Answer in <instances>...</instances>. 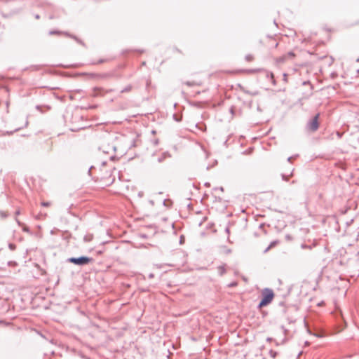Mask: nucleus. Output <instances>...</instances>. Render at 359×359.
Instances as JSON below:
<instances>
[{
	"instance_id": "49530a36",
	"label": "nucleus",
	"mask_w": 359,
	"mask_h": 359,
	"mask_svg": "<svg viewBox=\"0 0 359 359\" xmlns=\"http://www.w3.org/2000/svg\"><path fill=\"white\" fill-rule=\"evenodd\" d=\"M40 108V106L37 105L36 109H39Z\"/></svg>"
},
{
	"instance_id": "37998d69",
	"label": "nucleus",
	"mask_w": 359,
	"mask_h": 359,
	"mask_svg": "<svg viewBox=\"0 0 359 359\" xmlns=\"http://www.w3.org/2000/svg\"><path fill=\"white\" fill-rule=\"evenodd\" d=\"M231 252V250L230 249H229V250H226V252H227V253H230Z\"/></svg>"
},
{
	"instance_id": "de8ad7c7",
	"label": "nucleus",
	"mask_w": 359,
	"mask_h": 359,
	"mask_svg": "<svg viewBox=\"0 0 359 359\" xmlns=\"http://www.w3.org/2000/svg\"><path fill=\"white\" fill-rule=\"evenodd\" d=\"M206 169L209 170L210 169V166H207Z\"/></svg>"
},
{
	"instance_id": "a19ab883",
	"label": "nucleus",
	"mask_w": 359,
	"mask_h": 359,
	"mask_svg": "<svg viewBox=\"0 0 359 359\" xmlns=\"http://www.w3.org/2000/svg\"><path fill=\"white\" fill-rule=\"evenodd\" d=\"M20 210H17V211L15 212V215H20Z\"/></svg>"
},
{
	"instance_id": "72a5a7b5",
	"label": "nucleus",
	"mask_w": 359,
	"mask_h": 359,
	"mask_svg": "<svg viewBox=\"0 0 359 359\" xmlns=\"http://www.w3.org/2000/svg\"><path fill=\"white\" fill-rule=\"evenodd\" d=\"M249 72H257V69H250V70H248Z\"/></svg>"
},
{
	"instance_id": "cd10ccee",
	"label": "nucleus",
	"mask_w": 359,
	"mask_h": 359,
	"mask_svg": "<svg viewBox=\"0 0 359 359\" xmlns=\"http://www.w3.org/2000/svg\"><path fill=\"white\" fill-rule=\"evenodd\" d=\"M93 166H91L89 169H88V173L89 175H91V170L93 169Z\"/></svg>"
},
{
	"instance_id": "f8f14e48",
	"label": "nucleus",
	"mask_w": 359,
	"mask_h": 359,
	"mask_svg": "<svg viewBox=\"0 0 359 359\" xmlns=\"http://www.w3.org/2000/svg\"><path fill=\"white\" fill-rule=\"evenodd\" d=\"M269 355H270V356L271 358H275L277 356V355H278V352H276V351H275L273 350H271L269 351Z\"/></svg>"
},
{
	"instance_id": "ddd939ff",
	"label": "nucleus",
	"mask_w": 359,
	"mask_h": 359,
	"mask_svg": "<svg viewBox=\"0 0 359 359\" xmlns=\"http://www.w3.org/2000/svg\"><path fill=\"white\" fill-rule=\"evenodd\" d=\"M185 85L188 86H194L196 85V83L195 81H186L184 83Z\"/></svg>"
},
{
	"instance_id": "dca6fc26",
	"label": "nucleus",
	"mask_w": 359,
	"mask_h": 359,
	"mask_svg": "<svg viewBox=\"0 0 359 359\" xmlns=\"http://www.w3.org/2000/svg\"><path fill=\"white\" fill-rule=\"evenodd\" d=\"M8 248L11 250H14L16 248V245L14 243H9Z\"/></svg>"
},
{
	"instance_id": "c85d7f7f",
	"label": "nucleus",
	"mask_w": 359,
	"mask_h": 359,
	"mask_svg": "<svg viewBox=\"0 0 359 359\" xmlns=\"http://www.w3.org/2000/svg\"><path fill=\"white\" fill-rule=\"evenodd\" d=\"M287 74H285V73L283 74V79L285 81H287Z\"/></svg>"
},
{
	"instance_id": "f704fd0d",
	"label": "nucleus",
	"mask_w": 359,
	"mask_h": 359,
	"mask_svg": "<svg viewBox=\"0 0 359 359\" xmlns=\"http://www.w3.org/2000/svg\"><path fill=\"white\" fill-rule=\"evenodd\" d=\"M271 82H272L273 85H274V86H275V85H276V80H275V79H274V78H273V79H272V80H271Z\"/></svg>"
},
{
	"instance_id": "5701e85b",
	"label": "nucleus",
	"mask_w": 359,
	"mask_h": 359,
	"mask_svg": "<svg viewBox=\"0 0 359 359\" xmlns=\"http://www.w3.org/2000/svg\"><path fill=\"white\" fill-rule=\"evenodd\" d=\"M104 61H105V60L100 59V60H98L97 62H93V64H94V65H95V64H101V63H103Z\"/></svg>"
},
{
	"instance_id": "412c9836",
	"label": "nucleus",
	"mask_w": 359,
	"mask_h": 359,
	"mask_svg": "<svg viewBox=\"0 0 359 359\" xmlns=\"http://www.w3.org/2000/svg\"><path fill=\"white\" fill-rule=\"evenodd\" d=\"M301 247H302V248H303V249H306H306H307V248H308V249H311V247L310 245H306V244H302V245H301Z\"/></svg>"
},
{
	"instance_id": "e433bc0d",
	"label": "nucleus",
	"mask_w": 359,
	"mask_h": 359,
	"mask_svg": "<svg viewBox=\"0 0 359 359\" xmlns=\"http://www.w3.org/2000/svg\"><path fill=\"white\" fill-rule=\"evenodd\" d=\"M96 107H97L96 105H92V106L90 107V109H95V108H96Z\"/></svg>"
},
{
	"instance_id": "423d86ee",
	"label": "nucleus",
	"mask_w": 359,
	"mask_h": 359,
	"mask_svg": "<svg viewBox=\"0 0 359 359\" xmlns=\"http://www.w3.org/2000/svg\"><path fill=\"white\" fill-rule=\"evenodd\" d=\"M171 158V154L168 151L163 152L158 158V163H163L165 159Z\"/></svg>"
},
{
	"instance_id": "7ed1b4c3",
	"label": "nucleus",
	"mask_w": 359,
	"mask_h": 359,
	"mask_svg": "<svg viewBox=\"0 0 359 359\" xmlns=\"http://www.w3.org/2000/svg\"><path fill=\"white\" fill-rule=\"evenodd\" d=\"M319 114H317L312 119L309 120L306 124V128L311 131L315 132L319 128Z\"/></svg>"
},
{
	"instance_id": "a18cd8bd",
	"label": "nucleus",
	"mask_w": 359,
	"mask_h": 359,
	"mask_svg": "<svg viewBox=\"0 0 359 359\" xmlns=\"http://www.w3.org/2000/svg\"><path fill=\"white\" fill-rule=\"evenodd\" d=\"M236 285V283H233L231 284V286Z\"/></svg>"
},
{
	"instance_id": "2eb2a0df",
	"label": "nucleus",
	"mask_w": 359,
	"mask_h": 359,
	"mask_svg": "<svg viewBox=\"0 0 359 359\" xmlns=\"http://www.w3.org/2000/svg\"><path fill=\"white\" fill-rule=\"evenodd\" d=\"M245 60L246 61L248 62H250L253 60V56L250 54H248V55H245Z\"/></svg>"
},
{
	"instance_id": "a211bd4d",
	"label": "nucleus",
	"mask_w": 359,
	"mask_h": 359,
	"mask_svg": "<svg viewBox=\"0 0 359 359\" xmlns=\"http://www.w3.org/2000/svg\"><path fill=\"white\" fill-rule=\"evenodd\" d=\"M50 205V203L48 202V201H43L41 203V205L43 207H48Z\"/></svg>"
},
{
	"instance_id": "393cba45",
	"label": "nucleus",
	"mask_w": 359,
	"mask_h": 359,
	"mask_svg": "<svg viewBox=\"0 0 359 359\" xmlns=\"http://www.w3.org/2000/svg\"><path fill=\"white\" fill-rule=\"evenodd\" d=\"M154 142V145H157V144H158L159 141H158V139H156L155 140H154V142Z\"/></svg>"
},
{
	"instance_id": "f3484780",
	"label": "nucleus",
	"mask_w": 359,
	"mask_h": 359,
	"mask_svg": "<svg viewBox=\"0 0 359 359\" xmlns=\"http://www.w3.org/2000/svg\"><path fill=\"white\" fill-rule=\"evenodd\" d=\"M98 76L100 78H107V77H109L111 76V74H99Z\"/></svg>"
},
{
	"instance_id": "f03ea898",
	"label": "nucleus",
	"mask_w": 359,
	"mask_h": 359,
	"mask_svg": "<svg viewBox=\"0 0 359 359\" xmlns=\"http://www.w3.org/2000/svg\"><path fill=\"white\" fill-rule=\"evenodd\" d=\"M93 261V258L86 256H81L79 257H69L67 259V262L72 263L78 266L87 265Z\"/></svg>"
},
{
	"instance_id": "473e14b6",
	"label": "nucleus",
	"mask_w": 359,
	"mask_h": 359,
	"mask_svg": "<svg viewBox=\"0 0 359 359\" xmlns=\"http://www.w3.org/2000/svg\"><path fill=\"white\" fill-rule=\"evenodd\" d=\"M281 329L284 331L285 333H286L287 330L285 329V327L284 326H281Z\"/></svg>"
},
{
	"instance_id": "c03bdc74",
	"label": "nucleus",
	"mask_w": 359,
	"mask_h": 359,
	"mask_svg": "<svg viewBox=\"0 0 359 359\" xmlns=\"http://www.w3.org/2000/svg\"><path fill=\"white\" fill-rule=\"evenodd\" d=\"M16 222H18V224L19 225H20V221H19V220L16 219Z\"/></svg>"
},
{
	"instance_id": "b1692460",
	"label": "nucleus",
	"mask_w": 359,
	"mask_h": 359,
	"mask_svg": "<svg viewBox=\"0 0 359 359\" xmlns=\"http://www.w3.org/2000/svg\"><path fill=\"white\" fill-rule=\"evenodd\" d=\"M217 189H219L221 191H224V188L222 187L214 188V190H217Z\"/></svg>"
},
{
	"instance_id": "4468645a",
	"label": "nucleus",
	"mask_w": 359,
	"mask_h": 359,
	"mask_svg": "<svg viewBox=\"0 0 359 359\" xmlns=\"http://www.w3.org/2000/svg\"><path fill=\"white\" fill-rule=\"evenodd\" d=\"M292 172H291L290 175H289V176H287V175H284V174H282V175H281V176H282V179H283V180H284V181H288V180H289V177H290V176H292Z\"/></svg>"
},
{
	"instance_id": "7c9ffc66",
	"label": "nucleus",
	"mask_w": 359,
	"mask_h": 359,
	"mask_svg": "<svg viewBox=\"0 0 359 359\" xmlns=\"http://www.w3.org/2000/svg\"><path fill=\"white\" fill-rule=\"evenodd\" d=\"M204 185H205V187H210V182H205V183L204 184Z\"/></svg>"
},
{
	"instance_id": "1a4fd4ad",
	"label": "nucleus",
	"mask_w": 359,
	"mask_h": 359,
	"mask_svg": "<svg viewBox=\"0 0 359 359\" xmlns=\"http://www.w3.org/2000/svg\"><path fill=\"white\" fill-rule=\"evenodd\" d=\"M132 88H133V86L131 85H128L127 86H126L124 88H123L121 90V93H124L130 92L132 90Z\"/></svg>"
},
{
	"instance_id": "ea45409f",
	"label": "nucleus",
	"mask_w": 359,
	"mask_h": 359,
	"mask_svg": "<svg viewBox=\"0 0 359 359\" xmlns=\"http://www.w3.org/2000/svg\"><path fill=\"white\" fill-rule=\"evenodd\" d=\"M84 241H89V239H88V238H87V236H85V237H84Z\"/></svg>"
},
{
	"instance_id": "a878e982",
	"label": "nucleus",
	"mask_w": 359,
	"mask_h": 359,
	"mask_svg": "<svg viewBox=\"0 0 359 359\" xmlns=\"http://www.w3.org/2000/svg\"><path fill=\"white\" fill-rule=\"evenodd\" d=\"M271 248H269V245L264 250V253H266Z\"/></svg>"
},
{
	"instance_id": "aec40b11",
	"label": "nucleus",
	"mask_w": 359,
	"mask_h": 359,
	"mask_svg": "<svg viewBox=\"0 0 359 359\" xmlns=\"http://www.w3.org/2000/svg\"><path fill=\"white\" fill-rule=\"evenodd\" d=\"M61 32H59V31H56V30H54V31H50L49 32V34L50 35H53V34H60Z\"/></svg>"
},
{
	"instance_id": "c9c22d12",
	"label": "nucleus",
	"mask_w": 359,
	"mask_h": 359,
	"mask_svg": "<svg viewBox=\"0 0 359 359\" xmlns=\"http://www.w3.org/2000/svg\"><path fill=\"white\" fill-rule=\"evenodd\" d=\"M154 273H150V274L149 275V278H154Z\"/></svg>"
},
{
	"instance_id": "4c0bfd02",
	"label": "nucleus",
	"mask_w": 359,
	"mask_h": 359,
	"mask_svg": "<svg viewBox=\"0 0 359 359\" xmlns=\"http://www.w3.org/2000/svg\"><path fill=\"white\" fill-rule=\"evenodd\" d=\"M230 112H231V114H233V107H231V108L230 109Z\"/></svg>"
},
{
	"instance_id": "0eeeda50",
	"label": "nucleus",
	"mask_w": 359,
	"mask_h": 359,
	"mask_svg": "<svg viewBox=\"0 0 359 359\" xmlns=\"http://www.w3.org/2000/svg\"><path fill=\"white\" fill-rule=\"evenodd\" d=\"M65 34L66 36L70 37V38L74 39L77 43H80V44H81L83 46L85 45L84 43L81 39H79L78 37H76V36L72 35V34H69L67 32H65Z\"/></svg>"
},
{
	"instance_id": "2f4dec72",
	"label": "nucleus",
	"mask_w": 359,
	"mask_h": 359,
	"mask_svg": "<svg viewBox=\"0 0 359 359\" xmlns=\"http://www.w3.org/2000/svg\"><path fill=\"white\" fill-rule=\"evenodd\" d=\"M34 17H35V18H36V19H37V20H39V19L40 18V15H39V14H36V15H34Z\"/></svg>"
},
{
	"instance_id": "79ce46f5",
	"label": "nucleus",
	"mask_w": 359,
	"mask_h": 359,
	"mask_svg": "<svg viewBox=\"0 0 359 359\" xmlns=\"http://www.w3.org/2000/svg\"><path fill=\"white\" fill-rule=\"evenodd\" d=\"M102 253V252L101 250L97 251V254H98V255H100Z\"/></svg>"
},
{
	"instance_id": "f257e3e1",
	"label": "nucleus",
	"mask_w": 359,
	"mask_h": 359,
	"mask_svg": "<svg viewBox=\"0 0 359 359\" xmlns=\"http://www.w3.org/2000/svg\"><path fill=\"white\" fill-rule=\"evenodd\" d=\"M274 297V292L270 288H264L262 292V299L259 302L257 307L261 309L269 304Z\"/></svg>"
},
{
	"instance_id": "4be33fe9",
	"label": "nucleus",
	"mask_w": 359,
	"mask_h": 359,
	"mask_svg": "<svg viewBox=\"0 0 359 359\" xmlns=\"http://www.w3.org/2000/svg\"><path fill=\"white\" fill-rule=\"evenodd\" d=\"M277 243H278V241H272L269 245V248H273V246H275L276 245Z\"/></svg>"
},
{
	"instance_id": "20e7f679",
	"label": "nucleus",
	"mask_w": 359,
	"mask_h": 359,
	"mask_svg": "<svg viewBox=\"0 0 359 359\" xmlns=\"http://www.w3.org/2000/svg\"><path fill=\"white\" fill-rule=\"evenodd\" d=\"M112 90V89L104 90L102 88L95 87L93 89L91 95L93 97L104 96L105 94L111 92Z\"/></svg>"
},
{
	"instance_id": "39448f33",
	"label": "nucleus",
	"mask_w": 359,
	"mask_h": 359,
	"mask_svg": "<svg viewBox=\"0 0 359 359\" xmlns=\"http://www.w3.org/2000/svg\"><path fill=\"white\" fill-rule=\"evenodd\" d=\"M294 56V53L292 51L288 52L287 54L283 55V56L278 57L277 59L278 62H284L290 58H292Z\"/></svg>"
},
{
	"instance_id": "c756f323",
	"label": "nucleus",
	"mask_w": 359,
	"mask_h": 359,
	"mask_svg": "<svg viewBox=\"0 0 359 359\" xmlns=\"http://www.w3.org/2000/svg\"><path fill=\"white\" fill-rule=\"evenodd\" d=\"M23 231H27V232H29V228H28V227H24V228H23Z\"/></svg>"
},
{
	"instance_id": "9d476101",
	"label": "nucleus",
	"mask_w": 359,
	"mask_h": 359,
	"mask_svg": "<svg viewBox=\"0 0 359 359\" xmlns=\"http://www.w3.org/2000/svg\"><path fill=\"white\" fill-rule=\"evenodd\" d=\"M225 232L227 233L228 236H227V241L229 243H233V242L230 240V238H229V234H230V229H229V226H226L225 229H224Z\"/></svg>"
},
{
	"instance_id": "9b49d317",
	"label": "nucleus",
	"mask_w": 359,
	"mask_h": 359,
	"mask_svg": "<svg viewBox=\"0 0 359 359\" xmlns=\"http://www.w3.org/2000/svg\"><path fill=\"white\" fill-rule=\"evenodd\" d=\"M218 270H219V274L221 276L224 275L226 273V269H225L224 266H219L218 267Z\"/></svg>"
},
{
	"instance_id": "bb28decb",
	"label": "nucleus",
	"mask_w": 359,
	"mask_h": 359,
	"mask_svg": "<svg viewBox=\"0 0 359 359\" xmlns=\"http://www.w3.org/2000/svg\"><path fill=\"white\" fill-rule=\"evenodd\" d=\"M268 76H269L271 80L273 79L274 78V75L273 73H270V74Z\"/></svg>"
},
{
	"instance_id": "6ab92c4d",
	"label": "nucleus",
	"mask_w": 359,
	"mask_h": 359,
	"mask_svg": "<svg viewBox=\"0 0 359 359\" xmlns=\"http://www.w3.org/2000/svg\"><path fill=\"white\" fill-rule=\"evenodd\" d=\"M0 216L2 218H6V217H7L8 215L4 211H0Z\"/></svg>"
},
{
	"instance_id": "58836bf2",
	"label": "nucleus",
	"mask_w": 359,
	"mask_h": 359,
	"mask_svg": "<svg viewBox=\"0 0 359 359\" xmlns=\"http://www.w3.org/2000/svg\"><path fill=\"white\" fill-rule=\"evenodd\" d=\"M291 159H292V157H291V156L288 157V158H287V161H288V162H291Z\"/></svg>"
},
{
	"instance_id": "6e6552de",
	"label": "nucleus",
	"mask_w": 359,
	"mask_h": 359,
	"mask_svg": "<svg viewBox=\"0 0 359 359\" xmlns=\"http://www.w3.org/2000/svg\"><path fill=\"white\" fill-rule=\"evenodd\" d=\"M308 332L311 334H313L314 336H316V337H318V338H321V337H323L324 336L323 332H321V331H318L316 332L312 333L309 330H308Z\"/></svg>"
}]
</instances>
